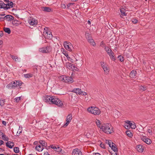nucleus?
I'll return each instance as SVG.
<instances>
[{
	"label": "nucleus",
	"instance_id": "f257e3e1",
	"mask_svg": "<svg viewBox=\"0 0 155 155\" xmlns=\"http://www.w3.org/2000/svg\"><path fill=\"white\" fill-rule=\"evenodd\" d=\"M44 101L50 104H55L59 107L63 105V102L56 97L50 95H46L43 97Z\"/></svg>",
	"mask_w": 155,
	"mask_h": 155
},
{
	"label": "nucleus",
	"instance_id": "f03ea898",
	"mask_svg": "<svg viewBox=\"0 0 155 155\" xmlns=\"http://www.w3.org/2000/svg\"><path fill=\"white\" fill-rule=\"evenodd\" d=\"M101 129L106 134H110L114 132L113 127L111 124L109 123H104L102 125Z\"/></svg>",
	"mask_w": 155,
	"mask_h": 155
},
{
	"label": "nucleus",
	"instance_id": "7ed1b4c3",
	"mask_svg": "<svg viewBox=\"0 0 155 155\" xmlns=\"http://www.w3.org/2000/svg\"><path fill=\"white\" fill-rule=\"evenodd\" d=\"M87 110L89 112L95 115H98L101 113L100 110L96 107H90L87 108Z\"/></svg>",
	"mask_w": 155,
	"mask_h": 155
},
{
	"label": "nucleus",
	"instance_id": "20e7f679",
	"mask_svg": "<svg viewBox=\"0 0 155 155\" xmlns=\"http://www.w3.org/2000/svg\"><path fill=\"white\" fill-rule=\"evenodd\" d=\"M21 83H20L19 81H12L8 84L6 86V87L8 89H11L13 88L17 87L18 86H21Z\"/></svg>",
	"mask_w": 155,
	"mask_h": 155
},
{
	"label": "nucleus",
	"instance_id": "39448f33",
	"mask_svg": "<svg viewBox=\"0 0 155 155\" xmlns=\"http://www.w3.org/2000/svg\"><path fill=\"white\" fill-rule=\"evenodd\" d=\"M48 28L46 27L44 28V31L43 32V34L45 38L48 39H51L52 37V35L51 32L48 30Z\"/></svg>",
	"mask_w": 155,
	"mask_h": 155
},
{
	"label": "nucleus",
	"instance_id": "423d86ee",
	"mask_svg": "<svg viewBox=\"0 0 155 155\" xmlns=\"http://www.w3.org/2000/svg\"><path fill=\"white\" fill-rule=\"evenodd\" d=\"M64 45L65 48L69 51H71L72 49L73 48L72 44L70 42L65 41L64 43Z\"/></svg>",
	"mask_w": 155,
	"mask_h": 155
},
{
	"label": "nucleus",
	"instance_id": "0eeeda50",
	"mask_svg": "<svg viewBox=\"0 0 155 155\" xmlns=\"http://www.w3.org/2000/svg\"><path fill=\"white\" fill-rule=\"evenodd\" d=\"M101 65L105 73L107 74L109 71V69L107 64L104 62H101Z\"/></svg>",
	"mask_w": 155,
	"mask_h": 155
},
{
	"label": "nucleus",
	"instance_id": "6e6552de",
	"mask_svg": "<svg viewBox=\"0 0 155 155\" xmlns=\"http://www.w3.org/2000/svg\"><path fill=\"white\" fill-rule=\"evenodd\" d=\"M39 50L42 53H48L51 51V48L50 46H47L40 48Z\"/></svg>",
	"mask_w": 155,
	"mask_h": 155
},
{
	"label": "nucleus",
	"instance_id": "1a4fd4ad",
	"mask_svg": "<svg viewBox=\"0 0 155 155\" xmlns=\"http://www.w3.org/2000/svg\"><path fill=\"white\" fill-rule=\"evenodd\" d=\"M72 119V116L71 114H69L67 117L66 118V122L64 124V126H67L71 122Z\"/></svg>",
	"mask_w": 155,
	"mask_h": 155
},
{
	"label": "nucleus",
	"instance_id": "9d476101",
	"mask_svg": "<svg viewBox=\"0 0 155 155\" xmlns=\"http://www.w3.org/2000/svg\"><path fill=\"white\" fill-rule=\"evenodd\" d=\"M72 155H82V152L78 148L74 149L72 152Z\"/></svg>",
	"mask_w": 155,
	"mask_h": 155
},
{
	"label": "nucleus",
	"instance_id": "9b49d317",
	"mask_svg": "<svg viewBox=\"0 0 155 155\" xmlns=\"http://www.w3.org/2000/svg\"><path fill=\"white\" fill-rule=\"evenodd\" d=\"M142 140L147 144H150L151 143V140L148 138H147L145 137H143L141 138Z\"/></svg>",
	"mask_w": 155,
	"mask_h": 155
},
{
	"label": "nucleus",
	"instance_id": "f8f14e48",
	"mask_svg": "<svg viewBox=\"0 0 155 155\" xmlns=\"http://www.w3.org/2000/svg\"><path fill=\"white\" fill-rule=\"evenodd\" d=\"M29 24L31 25H36L37 24V21L33 18H31L29 20Z\"/></svg>",
	"mask_w": 155,
	"mask_h": 155
},
{
	"label": "nucleus",
	"instance_id": "ddd939ff",
	"mask_svg": "<svg viewBox=\"0 0 155 155\" xmlns=\"http://www.w3.org/2000/svg\"><path fill=\"white\" fill-rule=\"evenodd\" d=\"M5 143L6 146L10 149H12L14 146V143L12 141H8Z\"/></svg>",
	"mask_w": 155,
	"mask_h": 155
},
{
	"label": "nucleus",
	"instance_id": "4468645a",
	"mask_svg": "<svg viewBox=\"0 0 155 155\" xmlns=\"http://www.w3.org/2000/svg\"><path fill=\"white\" fill-rule=\"evenodd\" d=\"M14 17L10 15H7L3 18L4 19H7L9 21H11L13 19Z\"/></svg>",
	"mask_w": 155,
	"mask_h": 155
},
{
	"label": "nucleus",
	"instance_id": "2eb2a0df",
	"mask_svg": "<svg viewBox=\"0 0 155 155\" xmlns=\"http://www.w3.org/2000/svg\"><path fill=\"white\" fill-rule=\"evenodd\" d=\"M72 92L79 94H81L82 93L81 89L78 88L74 89L73 90Z\"/></svg>",
	"mask_w": 155,
	"mask_h": 155
},
{
	"label": "nucleus",
	"instance_id": "dca6fc26",
	"mask_svg": "<svg viewBox=\"0 0 155 155\" xmlns=\"http://www.w3.org/2000/svg\"><path fill=\"white\" fill-rule=\"evenodd\" d=\"M137 149L139 152H142L143 151L144 148L143 146L141 144H139L137 146Z\"/></svg>",
	"mask_w": 155,
	"mask_h": 155
},
{
	"label": "nucleus",
	"instance_id": "f3484780",
	"mask_svg": "<svg viewBox=\"0 0 155 155\" xmlns=\"http://www.w3.org/2000/svg\"><path fill=\"white\" fill-rule=\"evenodd\" d=\"M65 83H72L73 82V80L71 77L66 76Z\"/></svg>",
	"mask_w": 155,
	"mask_h": 155
},
{
	"label": "nucleus",
	"instance_id": "a211bd4d",
	"mask_svg": "<svg viewBox=\"0 0 155 155\" xmlns=\"http://www.w3.org/2000/svg\"><path fill=\"white\" fill-rule=\"evenodd\" d=\"M7 4H5L2 2L0 1V8H4L7 9Z\"/></svg>",
	"mask_w": 155,
	"mask_h": 155
},
{
	"label": "nucleus",
	"instance_id": "6ab92c4d",
	"mask_svg": "<svg viewBox=\"0 0 155 155\" xmlns=\"http://www.w3.org/2000/svg\"><path fill=\"white\" fill-rule=\"evenodd\" d=\"M137 74V72L135 70H133L130 73V77L131 78H134Z\"/></svg>",
	"mask_w": 155,
	"mask_h": 155
},
{
	"label": "nucleus",
	"instance_id": "aec40b11",
	"mask_svg": "<svg viewBox=\"0 0 155 155\" xmlns=\"http://www.w3.org/2000/svg\"><path fill=\"white\" fill-rule=\"evenodd\" d=\"M43 149V147L40 145H37L35 147L36 150L39 152L42 151Z\"/></svg>",
	"mask_w": 155,
	"mask_h": 155
},
{
	"label": "nucleus",
	"instance_id": "412c9836",
	"mask_svg": "<svg viewBox=\"0 0 155 155\" xmlns=\"http://www.w3.org/2000/svg\"><path fill=\"white\" fill-rule=\"evenodd\" d=\"M87 40L93 46H94L96 45V43L94 41V40L91 37L90 38H89V39H88Z\"/></svg>",
	"mask_w": 155,
	"mask_h": 155
},
{
	"label": "nucleus",
	"instance_id": "4be33fe9",
	"mask_svg": "<svg viewBox=\"0 0 155 155\" xmlns=\"http://www.w3.org/2000/svg\"><path fill=\"white\" fill-rule=\"evenodd\" d=\"M105 50L108 54H111L112 53V51L108 47H105Z\"/></svg>",
	"mask_w": 155,
	"mask_h": 155
},
{
	"label": "nucleus",
	"instance_id": "5701e85b",
	"mask_svg": "<svg viewBox=\"0 0 155 155\" xmlns=\"http://www.w3.org/2000/svg\"><path fill=\"white\" fill-rule=\"evenodd\" d=\"M120 11L121 14V15L124 16L127 15V14L125 12V10L123 8L120 9Z\"/></svg>",
	"mask_w": 155,
	"mask_h": 155
},
{
	"label": "nucleus",
	"instance_id": "b1692460",
	"mask_svg": "<svg viewBox=\"0 0 155 155\" xmlns=\"http://www.w3.org/2000/svg\"><path fill=\"white\" fill-rule=\"evenodd\" d=\"M66 76L65 75H62L61 76L59 77V79L60 81H62L63 82H65Z\"/></svg>",
	"mask_w": 155,
	"mask_h": 155
},
{
	"label": "nucleus",
	"instance_id": "393cba45",
	"mask_svg": "<svg viewBox=\"0 0 155 155\" xmlns=\"http://www.w3.org/2000/svg\"><path fill=\"white\" fill-rule=\"evenodd\" d=\"M12 58L15 61L20 62V58H19L18 57L14 56V55H11Z\"/></svg>",
	"mask_w": 155,
	"mask_h": 155
},
{
	"label": "nucleus",
	"instance_id": "a878e982",
	"mask_svg": "<svg viewBox=\"0 0 155 155\" xmlns=\"http://www.w3.org/2000/svg\"><path fill=\"white\" fill-rule=\"evenodd\" d=\"M8 3L7 4V9H9L11 8H12L13 6V3L12 2H8Z\"/></svg>",
	"mask_w": 155,
	"mask_h": 155
},
{
	"label": "nucleus",
	"instance_id": "bb28decb",
	"mask_svg": "<svg viewBox=\"0 0 155 155\" xmlns=\"http://www.w3.org/2000/svg\"><path fill=\"white\" fill-rule=\"evenodd\" d=\"M109 147H111L112 150L115 152L117 150V148L115 147V144L113 142L111 143V145H110V146Z\"/></svg>",
	"mask_w": 155,
	"mask_h": 155
},
{
	"label": "nucleus",
	"instance_id": "cd10ccee",
	"mask_svg": "<svg viewBox=\"0 0 155 155\" xmlns=\"http://www.w3.org/2000/svg\"><path fill=\"white\" fill-rule=\"evenodd\" d=\"M32 74L30 73H28L24 74V77H25V78H29L32 77Z\"/></svg>",
	"mask_w": 155,
	"mask_h": 155
},
{
	"label": "nucleus",
	"instance_id": "c85d7f7f",
	"mask_svg": "<svg viewBox=\"0 0 155 155\" xmlns=\"http://www.w3.org/2000/svg\"><path fill=\"white\" fill-rule=\"evenodd\" d=\"M96 123L97 126L100 128L101 129V128L102 127V125L101 126V121L99 120H97L96 121Z\"/></svg>",
	"mask_w": 155,
	"mask_h": 155
},
{
	"label": "nucleus",
	"instance_id": "c756f323",
	"mask_svg": "<svg viewBox=\"0 0 155 155\" xmlns=\"http://www.w3.org/2000/svg\"><path fill=\"white\" fill-rule=\"evenodd\" d=\"M43 10L45 12H50L51 11V8L48 7H43Z\"/></svg>",
	"mask_w": 155,
	"mask_h": 155
},
{
	"label": "nucleus",
	"instance_id": "7c9ffc66",
	"mask_svg": "<svg viewBox=\"0 0 155 155\" xmlns=\"http://www.w3.org/2000/svg\"><path fill=\"white\" fill-rule=\"evenodd\" d=\"M2 139L5 141H8L9 140L8 138L4 134H2Z\"/></svg>",
	"mask_w": 155,
	"mask_h": 155
},
{
	"label": "nucleus",
	"instance_id": "2f4dec72",
	"mask_svg": "<svg viewBox=\"0 0 155 155\" xmlns=\"http://www.w3.org/2000/svg\"><path fill=\"white\" fill-rule=\"evenodd\" d=\"M112 53L111 54H109V55L112 60L113 61H115V58L114 56V53L113 51Z\"/></svg>",
	"mask_w": 155,
	"mask_h": 155
},
{
	"label": "nucleus",
	"instance_id": "473e14b6",
	"mask_svg": "<svg viewBox=\"0 0 155 155\" xmlns=\"http://www.w3.org/2000/svg\"><path fill=\"white\" fill-rule=\"evenodd\" d=\"M4 30L5 32L8 33V34H10L11 33L10 30L9 28H5Z\"/></svg>",
	"mask_w": 155,
	"mask_h": 155
},
{
	"label": "nucleus",
	"instance_id": "72a5a7b5",
	"mask_svg": "<svg viewBox=\"0 0 155 155\" xmlns=\"http://www.w3.org/2000/svg\"><path fill=\"white\" fill-rule=\"evenodd\" d=\"M72 65V64L69 62H68L66 63L65 66L66 67L69 69L71 68Z\"/></svg>",
	"mask_w": 155,
	"mask_h": 155
},
{
	"label": "nucleus",
	"instance_id": "f704fd0d",
	"mask_svg": "<svg viewBox=\"0 0 155 155\" xmlns=\"http://www.w3.org/2000/svg\"><path fill=\"white\" fill-rule=\"evenodd\" d=\"M126 134L129 137H131L133 136L132 134L129 131H127L126 132Z\"/></svg>",
	"mask_w": 155,
	"mask_h": 155
},
{
	"label": "nucleus",
	"instance_id": "c9c22d12",
	"mask_svg": "<svg viewBox=\"0 0 155 155\" xmlns=\"http://www.w3.org/2000/svg\"><path fill=\"white\" fill-rule=\"evenodd\" d=\"M85 36L87 39H88L89 38L91 37L89 33L88 32H86L85 34Z\"/></svg>",
	"mask_w": 155,
	"mask_h": 155
},
{
	"label": "nucleus",
	"instance_id": "e433bc0d",
	"mask_svg": "<svg viewBox=\"0 0 155 155\" xmlns=\"http://www.w3.org/2000/svg\"><path fill=\"white\" fill-rule=\"evenodd\" d=\"M126 123L128 125H126L127 128H128L129 127H130L131 125L132 124V123H131L130 121L128 120L127 121ZM125 126H126V125H125ZM125 127L126 128V127Z\"/></svg>",
	"mask_w": 155,
	"mask_h": 155
},
{
	"label": "nucleus",
	"instance_id": "4c0bfd02",
	"mask_svg": "<svg viewBox=\"0 0 155 155\" xmlns=\"http://www.w3.org/2000/svg\"><path fill=\"white\" fill-rule=\"evenodd\" d=\"M22 127L21 126H19V133H18V131L17 133V136H19V135L20 134L22 133Z\"/></svg>",
	"mask_w": 155,
	"mask_h": 155
},
{
	"label": "nucleus",
	"instance_id": "58836bf2",
	"mask_svg": "<svg viewBox=\"0 0 155 155\" xmlns=\"http://www.w3.org/2000/svg\"><path fill=\"white\" fill-rule=\"evenodd\" d=\"M14 151L16 153H18L19 151V147H15L14 148Z\"/></svg>",
	"mask_w": 155,
	"mask_h": 155
},
{
	"label": "nucleus",
	"instance_id": "ea45409f",
	"mask_svg": "<svg viewBox=\"0 0 155 155\" xmlns=\"http://www.w3.org/2000/svg\"><path fill=\"white\" fill-rule=\"evenodd\" d=\"M5 101V100L4 99H1L0 100V105L1 106L4 105Z\"/></svg>",
	"mask_w": 155,
	"mask_h": 155
},
{
	"label": "nucleus",
	"instance_id": "a19ab883",
	"mask_svg": "<svg viewBox=\"0 0 155 155\" xmlns=\"http://www.w3.org/2000/svg\"><path fill=\"white\" fill-rule=\"evenodd\" d=\"M139 89L141 90L144 91L146 90V87H144V86L141 85L140 86Z\"/></svg>",
	"mask_w": 155,
	"mask_h": 155
},
{
	"label": "nucleus",
	"instance_id": "79ce46f5",
	"mask_svg": "<svg viewBox=\"0 0 155 155\" xmlns=\"http://www.w3.org/2000/svg\"><path fill=\"white\" fill-rule=\"evenodd\" d=\"M118 58L121 62H122L124 61V58L122 56L119 55L118 56Z\"/></svg>",
	"mask_w": 155,
	"mask_h": 155
},
{
	"label": "nucleus",
	"instance_id": "37998d69",
	"mask_svg": "<svg viewBox=\"0 0 155 155\" xmlns=\"http://www.w3.org/2000/svg\"><path fill=\"white\" fill-rule=\"evenodd\" d=\"M50 147L54 150L55 151L56 150V148H57V146H55L53 145H51L50 146Z\"/></svg>",
	"mask_w": 155,
	"mask_h": 155
},
{
	"label": "nucleus",
	"instance_id": "c03bdc74",
	"mask_svg": "<svg viewBox=\"0 0 155 155\" xmlns=\"http://www.w3.org/2000/svg\"><path fill=\"white\" fill-rule=\"evenodd\" d=\"M105 142L107 144H108L109 146H110L111 143H112L111 141H109L108 140H106Z\"/></svg>",
	"mask_w": 155,
	"mask_h": 155
},
{
	"label": "nucleus",
	"instance_id": "a18cd8bd",
	"mask_svg": "<svg viewBox=\"0 0 155 155\" xmlns=\"http://www.w3.org/2000/svg\"><path fill=\"white\" fill-rule=\"evenodd\" d=\"M61 149L60 147L57 146V147L56 148V150L55 151L58 152H61Z\"/></svg>",
	"mask_w": 155,
	"mask_h": 155
},
{
	"label": "nucleus",
	"instance_id": "49530a36",
	"mask_svg": "<svg viewBox=\"0 0 155 155\" xmlns=\"http://www.w3.org/2000/svg\"><path fill=\"white\" fill-rule=\"evenodd\" d=\"M130 127L132 129H135L136 127V125L134 123L133 124L132 123V124H131Z\"/></svg>",
	"mask_w": 155,
	"mask_h": 155
},
{
	"label": "nucleus",
	"instance_id": "de8ad7c7",
	"mask_svg": "<svg viewBox=\"0 0 155 155\" xmlns=\"http://www.w3.org/2000/svg\"><path fill=\"white\" fill-rule=\"evenodd\" d=\"M21 97H16L15 99L16 102H18L21 100Z\"/></svg>",
	"mask_w": 155,
	"mask_h": 155
},
{
	"label": "nucleus",
	"instance_id": "09e8293b",
	"mask_svg": "<svg viewBox=\"0 0 155 155\" xmlns=\"http://www.w3.org/2000/svg\"><path fill=\"white\" fill-rule=\"evenodd\" d=\"M132 22L134 24H136L138 22V20L136 19H133L132 20Z\"/></svg>",
	"mask_w": 155,
	"mask_h": 155
},
{
	"label": "nucleus",
	"instance_id": "8fccbe9b",
	"mask_svg": "<svg viewBox=\"0 0 155 155\" xmlns=\"http://www.w3.org/2000/svg\"><path fill=\"white\" fill-rule=\"evenodd\" d=\"M39 143L41 144H42V146H43V145H45V142L44 141L42 140H40L39 141Z\"/></svg>",
	"mask_w": 155,
	"mask_h": 155
},
{
	"label": "nucleus",
	"instance_id": "3c124183",
	"mask_svg": "<svg viewBox=\"0 0 155 155\" xmlns=\"http://www.w3.org/2000/svg\"><path fill=\"white\" fill-rule=\"evenodd\" d=\"M100 146L102 148L104 149L105 148L104 144V143H101L100 144Z\"/></svg>",
	"mask_w": 155,
	"mask_h": 155
},
{
	"label": "nucleus",
	"instance_id": "603ef678",
	"mask_svg": "<svg viewBox=\"0 0 155 155\" xmlns=\"http://www.w3.org/2000/svg\"><path fill=\"white\" fill-rule=\"evenodd\" d=\"M61 7L63 8H66V6L64 4H61Z\"/></svg>",
	"mask_w": 155,
	"mask_h": 155
},
{
	"label": "nucleus",
	"instance_id": "864d4df0",
	"mask_svg": "<svg viewBox=\"0 0 155 155\" xmlns=\"http://www.w3.org/2000/svg\"><path fill=\"white\" fill-rule=\"evenodd\" d=\"M147 131L149 134H151V133H152V130L150 129H148L147 130Z\"/></svg>",
	"mask_w": 155,
	"mask_h": 155
},
{
	"label": "nucleus",
	"instance_id": "5fc2aeb1",
	"mask_svg": "<svg viewBox=\"0 0 155 155\" xmlns=\"http://www.w3.org/2000/svg\"><path fill=\"white\" fill-rule=\"evenodd\" d=\"M72 4V3H69L67 4V8H68L69 7H70L71 5Z\"/></svg>",
	"mask_w": 155,
	"mask_h": 155
},
{
	"label": "nucleus",
	"instance_id": "6e6d98bb",
	"mask_svg": "<svg viewBox=\"0 0 155 155\" xmlns=\"http://www.w3.org/2000/svg\"><path fill=\"white\" fill-rule=\"evenodd\" d=\"M78 69L75 66H74V69L73 70V71H78Z\"/></svg>",
	"mask_w": 155,
	"mask_h": 155
},
{
	"label": "nucleus",
	"instance_id": "4d7b16f0",
	"mask_svg": "<svg viewBox=\"0 0 155 155\" xmlns=\"http://www.w3.org/2000/svg\"><path fill=\"white\" fill-rule=\"evenodd\" d=\"M68 59V61L71 62H72V59L70 57H68L67 58Z\"/></svg>",
	"mask_w": 155,
	"mask_h": 155
},
{
	"label": "nucleus",
	"instance_id": "13d9d810",
	"mask_svg": "<svg viewBox=\"0 0 155 155\" xmlns=\"http://www.w3.org/2000/svg\"><path fill=\"white\" fill-rule=\"evenodd\" d=\"M74 66L72 64V65L71 67V68H70L69 69L71 70L72 71H73V70L74 69Z\"/></svg>",
	"mask_w": 155,
	"mask_h": 155
},
{
	"label": "nucleus",
	"instance_id": "bf43d9fd",
	"mask_svg": "<svg viewBox=\"0 0 155 155\" xmlns=\"http://www.w3.org/2000/svg\"><path fill=\"white\" fill-rule=\"evenodd\" d=\"M4 143V142L2 140H0V146L2 145Z\"/></svg>",
	"mask_w": 155,
	"mask_h": 155
},
{
	"label": "nucleus",
	"instance_id": "052dcab7",
	"mask_svg": "<svg viewBox=\"0 0 155 155\" xmlns=\"http://www.w3.org/2000/svg\"><path fill=\"white\" fill-rule=\"evenodd\" d=\"M64 55L66 56L67 58L68 57V54L67 52H65L64 53H63Z\"/></svg>",
	"mask_w": 155,
	"mask_h": 155
},
{
	"label": "nucleus",
	"instance_id": "680f3d73",
	"mask_svg": "<svg viewBox=\"0 0 155 155\" xmlns=\"http://www.w3.org/2000/svg\"><path fill=\"white\" fill-rule=\"evenodd\" d=\"M93 155H101L100 153H93Z\"/></svg>",
	"mask_w": 155,
	"mask_h": 155
},
{
	"label": "nucleus",
	"instance_id": "e2e57ef3",
	"mask_svg": "<svg viewBox=\"0 0 155 155\" xmlns=\"http://www.w3.org/2000/svg\"><path fill=\"white\" fill-rule=\"evenodd\" d=\"M2 134H3L2 133V131L0 130V137H1V136H2Z\"/></svg>",
	"mask_w": 155,
	"mask_h": 155
},
{
	"label": "nucleus",
	"instance_id": "0e129e2a",
	"mask_svg": "<svg viewBox=\"0 0 155 155\" xmlns=\"http://www.w3.org/2000/svg\"><path fill=\"white\" fill-rule=\"evenodd\" d=\"M2 123L4 125H6V122L4 121H3L2 122Z\"/></svg>",
	"mask_w": 155,
	"mask_h": 155
},
{
	"label": "nucleus",
	"instance_id": "69168bd1",
	"mask_svg": "<svg viewBox=\"0 0 155 155\" xmlns=\"http://www.w3.org/2000/svg\"><path fill=\"white\" fill-rule=\"evenodd\" d=\"M44 155H50L48 154V152H46L44 153Z\"/></svg>",
	"mask_w": 155,
	"mask_h": 155
},
{
	"label": "nucleus",
	"instance_id": "338daca9",
	"mask_svg": "<svg viewBox=\"0 0 155 155\" xmlns=\"http://www.w3.org/2000/svg\"><path fill=\"white\" fill-rule=\"evenodd\" d=\"M87 23L90 25L91 24V22L90 21L88 20L87 21Z\"/></svg>",
	"mask_w": 155,
	"mask_h": 155
},
{
	"label": "nucleus",
	"instance_id": "774afa93",
	"mask_svg": "<svg viewBox=\"0 0 155 155\" xmlns=\"http://www.w3.org/2000/svg\"><path fill=\"white\" fill-rule=\"evenodd\" d=\"M104 43H103V42H101V44L100 45H101V46H102L104 45Z\"/></svg>",
	"mask_w": 155,
	"mask_h": 155
}]
</instances>
